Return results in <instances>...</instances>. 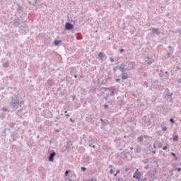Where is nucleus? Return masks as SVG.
I'll use <instances>...</instances> for the list:
<instances>
[{
    "mask_svg": "<svg viewBox=\"0 0 181 181\" xmlns=\"http://www.w3.org/2000/svg\"><path fill=\"white\" fill-rule=\"evenodd\" d=\"M124 52V49H121L120 50H119V52L120 53H122Z\"/></svg>",
    "mask_w": 181,
    "mask_h": 181,
    "instance_id": "36",
    "label": "nucleus"
},
{
    "mask_svg": "<svg viewBox=\"0 0 181 181\" xmlns=\"http://www.w3.org/2000/svg\"><path fill=\"white\" fill-rule=\"evenodd\" d=\"M69 121H70L71 122L74 123V121L73 120V118H71V119H69Z\"/></svg>",
    "mask_w": 181,
    "mask_h": 181,
    "instance_id": "33",
    "label": "nucleus"
},
{
    "mask_svg": "<svg viewBox=\"0 0 181 181\" xmlns=\"http://www.w3.org/2000/svg\"><path fill=\"white\" fill-rule=\"evenodd\" d=\"M162 131H168V127L166 126L162 127Z\"/></svg>",
    "mask_w": 181,
    "mask_h": 181,
    "instance_id": "19",
    "label": "nucleus"
},
{
    "mask_svg": "<svg viewBox=\"0 0 181 181\" xmlns=\"http://www.w3.org/2000/svg\"><path fill=\"white\" fill-rule=\"evenodd\" d=\"M142 121H144V125H147V127L151 125V119L149 118H146V116H144Z\"/></svg>",
    "mask_w": 181,
    "mask_h": 181,
    "instance_id": "5",
    "label": "nucleus"
},
{
    "mask_svg": "<svg viewBox=\"0 0 181 181\" xmlns=\"http://www.w3.org/2000/svg\"><path fill=\"white\" fill-rule=\"evenodd\" d=\"M57 132H59V130H57Z\"/></svg>",
    "mask_w": 181,
    "mask_h": 181,
    "instance_id": "60",
    "label": "nucleus"
},
{
    "mask_svg": "<svg viewBox=\"0 0 181 181\" xmlns=\"http://www.w3.org/2000/svg\"><path fill=\"white\" fill-rule=\"evenodd\" d=\"M116 173L118 175V173H119V170H117Z\"/></svg>",
    "mask_w": 181,
    "mask_h": 181,
    "instance_id": "41",
    "label": "nucleus"
},
{
    "mask_svg": "<svg viewBox=\"0 0 181 181\" xmlns=\"http://www.w3.org/2000/svg\"><path fill=\"white\" fill-rule=\"evenodd\" d=\"M74 77H75V78H77V75H75Z\"/></svg>",
    "mask_w": 181,
    "mask_h": 181,
    "instance_id": "55",
    "label": "nucleus"
},
{
    "mask_svg": "<svg viewBox=\"0 0 181 181\" xmlns=\"http://www.w3.org/2000/svg\"><path fill=\"white\" fill-rule=\"evenodd\" d=\"M143 138H149V136H148V135H144V136H143Z\"/></svg>",
    "mask_w": 181,
    "mask_h": 181,
    "instance_id": "34",
    "label": "nucleus"
},
{
    "mask_svg": "<svg viewBox=\"0 0 181 181\" xmlns=\"http://www.w3.org/2000/svg\"><path fill=\"white\" fill-rule=\"evenodd\" d=\"M122 181H125V180H122Z\"/></svg>",
    "mask_w": 181,
    "mask_h": 181,
    "instance_id": "62",
    "label": "nucleus"
},
{
    "mask_svg": "<svg viewBox=\"0 0 181 181\" xmlns=\"http://www.w3.org/2000/svg\"><path fill=\"white\" fill-rule=\"evenodd\" d=\"M21 8H22V7H19V8H18V11H21Z\"/></svg>",
    "mask_w": 181,
    "mask_h": 181,
    "instance_id": "54",
    "label": "nucleus"
},
{
    "mask_svg": "<svg viewBox=\"0 0 181 181\" xmlns=\"http://www.w3.org/2000/svg\"><path fill=\"white\" fill-rule=\"evenodd\" d=\"M57 113H58V114H60V111H59V110H57Z\"/></svg>",
    "mask_w": 181,
    "mask_h": 181,
    "instance_id": "53",
    "label": "nucleus"
},
{
    "mask_svg": "<svg viewBox=\"0 0 181 181\" xmlns=\"http://www.w3.org/2000/svg\"><path fill=\"white\" fill-rule=\"evenodd\" d=\"M66 117H70V115L67 114L66 115Z\"/></svg>",
    "mask_w": 181,
    "mask_h": 181,
    "instance_id": "49",
    "label": "nucleus"
},
{
    "mask_svg": "<svg viewBox=\"0 0 181 181\" xmlns=\"http://www.w3.org/2000/svg\"><path fill=\"white\" fill-rule=\"evenodd\" d=\"M105 108H108V105H104Z\"/></svg>",
    "mask_w": 181,
    "mask_h": 181,
    "instance_id": "37",
    "label": "nucleus"
},
{
    "mask_svg": "<svg viewBox=\"0 0 181 181\" xmlns=\"http://www.w3.org/2000/svg\"><path fill=\"white\" fill-rule=\"evenodd\" d=\"M60 119L59 117H56L54 119V122H57Z\"/></svg>",
    "mask_w": 181,
    "mask_h": 181,
    "instance_id": "25",
    "label": "nucleus"
},
{
    "mask_svg": "<svg viewBox=\"0 0 181 181\" xmlns=\"http://www.w3.org/2000/svg\"><path fill=\"white\" fill-rule=\"evenodd\" d=\"M109 168H112V165H109Z\"/></svg>",
    "mask_w": 181,
    "mask_h": 181,
    "instance_id": "52",
    "label": "nucleus"
},
{
    "mask_svg": "<svg viewBox=\"0 0 181 181\" xmlns=\"http://www.w3.org/2000/svg\"><path fill=\"white\" fill-rule=\"evenodd\" d=\"M120 80L119 79H116V83H119Z\"/></svg>",
    "mask_w": 181,
    "mask_h": 181,
    "instance_id": "38",
    "label": "nucleus"
},
{
    "mask_svg": "<svg viewBox=\"0 0 181 181\" xmlns=\"http://www.w3.org/2000/svg\"><path fill=\"white\" fill-rule=\"evenodd\" d=\"M165 74H168V71H165Z\"/></svg>",
    "mask_w": 181,
    "mask_h": 181,
    "instance_id": "58",
    "label": "nucleus"
},
{
    "mask_svg": "<svg viewBox=\"0 0 181 181\" xmlns=\"http://www.w3.org/2000/svg\"><path fill=\"white\" fill-rule=\"evenodd\" d=\"M144 77H148V74H146V73L144 74Z\"/></svg>",
    "mask_w": 181,
    "mask_h": 181,
    "instance_id": "32",
    "label": "nucleus"
},
{
    "mask_svg": "<svg viewBox=\"0 0 181 181\" xmlns=\"http://www.w3.org/2000/svg\"><path fill=\"white\" fill-rule=\"evenodd\" d=\"M130 150H131V151L134 150V147H131V148H130Z\"/></svg>",
    "mask_w": 181,
    "mask_h": 181,
    "instance_id": "47",
    "label": "nucleus"
},
{
    "mask_svg": "<svg viewBox=\"0 0 181 181\" xmlns=\"http://www.w3.org/2000/svg\"><path fill=\"white\" fill-rule=\"evenodd\" d=\"M108 124H110V121H108V119H104L102 125L104 127L105 125H108Z\"/></svg>",
    "mask_w": 181,
    "mask_h": 181,
    "instance_id": "14",
    "label": "nucleus"
},
{
    "mask_svg": "<svg viewBox=\"0 0 181 181\" xmlns=\"http://www.w3.org/2000/svg\"><path fill=\"white\" fill-rule=\"evenodd\" d=\"M117 173H115V174L114 175V176H117Z\"/></svg>",
    "mask_w": 181,
    "mask_h": 181,
    "instance_id": "57",
    "label": "nucleus"
},
{
    "mask_svg": "<svg viewBox=\"0 0 181 181\" xmlns=\"http://www.w3.org/2000/svg\"><path fill=\"white\" fill-rule=\"evenodd\" d=\"M141 176V172H139V169L137 168L133 175V179H135L136 180H140Z\"/></svg>",
    "mask_w": 181,
    "mask_h": 181,
    "instance_id": "2",
    "label": "nucleus"
},
{
    "mask_svg": "<svg viewBox=\"0 0 181 181\" xmlns=\"http://www.w3.org/2000/svg\"><path fill=\"white\" fill-rule=\"evenodd\" d=\"M92 148H95V145L92 146Z\"/></svg>",
    "mask_w": 181,
    "mask_h": 181,
    "instance_id": "45",
    "label": "nucleus"
},
{
    "mask_svg": "<svg viewBox=\"0 0 181 181\" xmlns=\"http://www.w3.org/2000/svg\"><path fill=\"white\" fill-rule=\"evenodd\" d=\"M128 77V74H122V80H127Z\"/></svg>",
    "mask_w": 181,
    "mask_h": 181,
    "instance_id": "11",
    "label": "nucleus"
},
{
    "mask_svg": "<svg viewBox=\"0 0 181 181\" xmlns=\"http://www.w3.org/2000/svg\"><path fill=\"white\" fill-rule=\"evenodd\" d=\"M167 57H168V59H169V57H170V52H168V53Z\"/></svg>",
    "mask_w": 181,
    "mask_h": 181,
    "instance_id": "27",
    "label": "nucleus"
},
{
    "mask_svg": "<svg viewBox=\"0 0 181 181\" xmlns=\"http://www.w3.org/2000/svg\"><path fill=\"white\" fill-rule=\"evenodd\" d=\"M144 86H146V88H148V82L145 81V82L144 83Z\"/></svg>",
    "mask_w": 181,
    "mask_h": 181,
    "instance_id": "26",
    "label": "nucleus"
},
{
    "mask_svg": "<svg viewBox=\"0 0 181 181\" xmlns=\"http://www.w3.org/2000/svg\"><path fill=\"white\" fill-rule=\"evenodd\" d=\"M153 148L154 149H156V145L155 144H153Z\"/></svg>",
    "mask_w": 181,
    "mask_h": 181,
    "instance_id": "39",
    "label": "nucleus"
},
{
    "mask_svg": "<svg viewBox=\"0 0 181 181\" xmlns=\"http://www.w3.org/2000/svg\"><path fill=\"white\" fill-rule=\"evenodd\" d=\"M178 83H181V78L178 79Z\"/></svg>",
    "mask_w": 181,
    "mask_h": 181,
    "instance_id": "43",
    "label": "nucleus"
},
{
    "mask_svg": "<svg viewBox=\"0 0 181 181\" xmlns=\"http://www.w3.org/2000/svg\"><path fill=\"white\" fill-rule=\"evenodd\" d=\"M136 151H137V152H139V151H138V148H136Z\"/></svg>",
    "mask_w": 181,
    "mask_h": 181,
    "instance_id": "59",
    "label": "nucleus"
},
{
    "mask_svg": "<svg viewBox=\"0 0 181 181\" xmlns=\"http://www.w3.org/2000/svg\"><path fill=\"white\" fill-rule=\"evenodd\" d=\"M1 90H4V88H0V91H1Z\"/></svg>",
    "mask_w": 181,
    "mask_h": 181,
    "instance_id": "56",
    "label": "nucleus"
},
{
    "mask_svg": "<svg viewBox=\"0 0 181 181\" xmlns=\"http://www.w3.org/2000/svg\"><path fill=\"white\" fill-rule=\"evenodd\" d=\"M11 100L10 105L12 108H19L23 105V100L17 96L11 97Z\"/></svg>",
    "mask_w": 181,
    "mask_h": 181,
    "instance_id": "1",
    "label": "nucleus"
},
{
    "mask_svg": "<svg viewBox=\"0 0 181 181\" xmlns=\"http://www.w3.org/2000/svg\"><path fill=\"white\" fill-rule=\"evenodd\" d=\"M177 172H181V168H178L177 169Z\"/></svg>",
    "mask_w": 181,
    "mask_h": 181,
    "instance_id": "35",
    "label": "nucleus"
},
{
    "mask_svg": "<svg viewBox=\"0 0 181 181\" xmlns=\"http://www.w3.org/2000/svg\"><path fill=\"white\" fill-rule=\"evenodd\" d=\"M62 41L60 40H55L54 41V45H55V46H57V45H59V43H60Z\"/></svg>",
    "mask_w": 181,
    "mask_h": 181,
    "instance_id": "17",
    "label": "nucleus"
},
{
    "mask_svg": "<svg viewBox=\"0 0 181 181\" xmlns=\"http://www.w3.org/2000/svg\"><path fill=\"white\" fill-rule=\"evenodd\" d=\"M81 169L82 172H86V170H87V168H86V167H81Z\"/></svg>",
    "mask_w": 181,
    "mask_h": 181,
    "instance_id": "20",
    "label": "nucleus"
},
{
    "mask_svg": "<svg viewBox=\"0 0 181 181\" xmlns=\"http://www.w3.org/2000/svg\"><path fill=\"white\" fill-rule=\"evenodd\" d=\"M142 141H144V136H140L137 138V142H142Z\"/></svg>",
    "mask_w": 181,
    "mask_h": 181,
    "instance_id": "16",
    "label": "nucleus"
},
{
    "mask_svg": "<svg viewBox=\"0 0 181 181\" xmlns=\"http://www.w3.org/2000/svg\"><path fill=\"white\" fill-rule=\"evenodd\" d=\"M133 97H135V98H136V95H135V94H133Z\"/></svg>",
    "mask_w": 181,
    "mask_h": 181,
    "instance_id": "48",
    "label": "nucleus"
},
{
    "mask_svg": "<svg viewBox=\"0 0 181 181\" xmlns=\"http://www.w3.org/2000/svg\"><path fill=\"white\" fill-rule=\"evenodd\" d=\"M13 26H15V28H18V26H19V20H15L13 22Z\"/></svg>",
    "mask_w": 181,
    "mask_h": 181,
    "instance_id": "13",
    "label": "nucleus"
},
{
    "mask_svg": "<svg viewBox=\"0 0 181 181\" xmlns=\"http://www.w3.org/2000/svg\"><path fill=\"white\" fill-rule=\"evenodd\" d=\"M100 121H101V122H102V124H103V122H104V119H100Z\"/></svg>",
    "mask_w": 181,
    "mask_h": 181,
    "instance_id": "44",
    "label": "nucleus"
},
{
    "mask_svg": "<svg viewBox=\"0 0 181 181\" xmlns=\"http://www.w3.org/2000/svg\"><path fill=\"white\" fill-rule=\"evenodd\" d=\"M152 153L155 154V153H156V151H153Z\"/></svg>",
    "mask_w": 181,
    "mask_h": 181,
    "instance_id": "46",
    "label": "nucleus"
},
{
    "mask_svg": "<svg viewBox=\"0 0 181 181\" xmlns=\"http://www.w3.org/2000/svg\"><path fill=\"white\" fill-rule=\"evenodd\" d=\"M56 156V152L53 151L49 154V156L48 157L49 162H53L54 160V157Z\"/></svg>",
    "mask_w": 181,
    "mask_h": 181,
    "instance_id": "6",
    "label": "nucleus"
},
{
    "mask_svg": "<svg viewBox=\"0 0 181 181\" xmlns=\"http://www.w3.org/2000/svg\"><path fill=\"white\" fill-rule=\"evenodd\" d=\"M171 155L175 158V160H177V157H176V154L175 153H171Z\"/></svg>",
    "mask_w": 181,
    "mask_h": 181,
    "instance_id": "18",
    "label": "nucleus"
},
{
    "mask_svg": "<svg viewBox=\"0 0 181 181\" xmlns=\"http://www.w3.org/2000/svg\"><path fill=\"white\" fill-rule=\"evenodd\" d=\"M98 57L100 59V60H104V57H105V54H104V52H100L98 54Z\"/></svg>",
    "mask_w": 181,
    "mask_h": 181,
    "instance_id": "9",
    "label": "nucleus"
},
{
    "mask_svg": "<svg viewBox=\"0 0 181 181\" xmlns=\"http://www.w3.org/2000/svg\"><path fill=\"white\" fill-rule=\"evenodd\" d=\"M47 84L50 86H54V81L53 79H48Z\"/></svg>",
    "mask_w": 181,
    "mask_h": 181,
    "instance_id": "10",
    "label": "nucleus"
},
{
    "mask_svg": "<svg viewBox=\"0 0 181 181\" xmlns=\"http://www.w3.org/2000/svg\"><path fill=\"white\" fill-rule=\"evenodd\" d=\"M173 141H174V142H177V141H179V136H174Z\"/></svg>",
    "mask_w": 181,
    "mask_h": 181,
    "instance_id": "15",
    "label": "nucleus"
},
{
    "mask_svg": "<svg viewBox=\"0 0 181 181\" xmlns=\"http://www.w3.org/2000/svg\"><path fill=\"white\" fill-rule=\"evenodd\" d=\"M64 114H67V110H65V111H64Z\"/></svg>",
    "mask_w": 181,
    "mask_h": 181,
    "instance_id": "50",
    "label": "nucleus"
},
{
    "mask_svg": "<svg viewBox=\"0 0 181 181\" xmlns=\"http://www.w3.org/2000/svg\"><path fill=\"white\" fill-rule=\"evenodd\" d=\"M170 122H171V124H175V119H173V118H170Z\"/></svg>",
    "mask_w": 181,
    "mask_h": 181,
    "instance_id": "21",
    "label": "nucleus"
},
{
    "mask_svg": "<svg viewBox=\"0 0 181 181\" xmlns=\"http://www.w3.org/2000/svg\"><path fill=\"white\" fill-rule=\"evenodd\" d=\"M110 62H111V63H114V59L113 58H110Z\"/></svg>",
    "mask_w": 181,
    "mask_h": 181,
    "instance_id": "30",
    "label": "nucleus"
},
{
    "mask_svg": "<svg viewBox=\"0 0 181 181\" xmlns=\"http://www.w3.org/2000/svg\"><path fill=\"white\" fill-rule=\"evenodd\" d=\"M115 70H116V69H114V71H115Z\"/></svg>",
    "mask_w": 181,
    "mask_h": 181,
    "instance_id": "61",
    "label": "nucleus"
},
{
    "mask_svg": "<svg viewBox=\"0 0 181 181\" xmlns=\"http://www.w3.org/2000/svg\"><path fill=\"white\" fill-rule=\"evenodd\" d=\"M149 30H151L152 33H156V35H160V32L159 31L158 28H153L149 29Z\"/></svg>",
    "mask_w": 181,
    "mask_h": 181,
    "instance_id": "7",
    "label": "nucleus"
},
{
    "mask_svg": "<svg viewBox=\"0 0 181 181\" xmlns=\"http://www.w3.org/2000/svg\"><path fill=\"white\" fill-rule=\"evenodd\" d=\"M70 173V171H69V170H66V172H65V176H67L68 175H69V173Z\"/></svg>",
    "mask_w": 181,
    "mask_h": 181,
    "instance_id": "24",
    "label": "nucleus"
},
{
    "mask_svg": "<svg viewBox=\"0 0 181 181\" xmlns=\"http://www.w3.org/2000/svg\"><path fill=\"white\" fill-rule=\"evenodd\" d=\"M3 111H8V108H6V107H3Z\"/></svg>",
    "mask_w": 181,
    "mask_h": 181,
    "instance_id": "28",
    "label": "nucleus"
},
{
    "mask_svg": "<svg viewBox=\"0 0 181 181\" xmlns=\"http://www.w3.org/2000/svg\"><path fill=\"white\" fill-rule=\"evenodd\" d=\"M89 146H93V144H89V145H88Z\"/></svg>",
    "mask_w": 181,
    "mask_h": 181,
    "instance_id": "51",
    "label": "nucleus"
},
{
    "mask_svg": "<svg viewBox=\"0 0 181 181\" xmlns=\"http://www.w3.org/2000/svg\"><path fill=\"white\" fill-rule=\"evenodd\" d=\"M141 181H148V179L146 177H145L143 180H141Z\"/></svg>",
    "mask_w": 181,
    "mask_h": 181,
    "instance_id": "31",
    "label": "nucleus"
},
{
    "mask_svg": "<svg viewBox=\"0 0 181 181\" xmlns=\"http://www.w3.org/2000/svg\"><path fill=\"white\" fill-rule=\"evenodd\" d=\"M168 149V145L163 147V151H166Z\"/></svg>",
    "mask_w": 181,
    "mask_h": 181,
    "instance_id": "23",
    "label": "nucleus"
},
{
    "mask_svg": "<svg viewBox=\"0 0 181 181\" xmlns=\"http://www.w3.org/2000/svg\"><path fill=\"white\" fill-rule=\"evenodd\" d=\"M114 173V170L111 169L110 170V174L112 175Z\"/></svg>",
    "mask_w": 181,
    "mask_h": 181,
    "instance_id": "29",
    "label": "nucleus"
},
{
    "mask_svg": "<svg viewBox=\"0 0 181 181\" xmlns=\"http://www.w3.org/2000/svg\"><path fill=\"white\" fill-rule=\"evenodd\" d=\"M146 63H147V64H148V66H151V64H152V63H153V59H152V58H150L149 57H147Z\"/></svg>",
    "mask_w": 181,
    "mask_h": 181,
    "instance_id": "8",
    "label": "nucleus"
},
{
    "mask_svg": "<svg viewBox=\"0 0 181 181\" xmlns=\"http://www.w3.org/2000/svg\"><path fill=\"white\" fill-rule=\"evenodd\" d=\"M30 4L33 1H36V0H28Z\"/></svg>",
    "mask_w": 181,
    "mask_h": 181,
    "instance_id": "42",
    "label": "nucleus"
},
{
    "mask_svg": "<svg viewBox=\"0 0 181 181\" xmlns=\"http://www.w3.org/2000/svg\"><path fill=\"white\" fill-rule=\"evenodd\" d=\"M129 170V168H125V172H128Z\"/></svg>",
    "mask_w": 181,
    "mask_h": 181,
    "instance_id": "40",
    "label": "nucleus"
},
{
    "mask_svg": "<svg viewBox=\"0 0 181 181\" xmlns=\"http://www.w3.org/2000/svg\"><path fill=\"white\" fill-rule=\"evenodd\" d=\"M109 90L110 91L111 97H114L115 95V93H114V88L113 87L110 88Z\"/></svg>",
    "mask_w": 181,
    "mask_h": 181,
    "instance_id": "12",
    "label": "nucleus"
},
{
    "mask_svg": "<svg viewBox=\"0 0 181 181\" xmlns=\"http://www.w3.org/2000/svg\"><path fill=\"white\" fill-rule=\"evenodd\" d=\"M71 29H74V25L70 23H66L65 24V30H71Z\"/></svg>",
    "mask_w": 181,
    "mask_h": 181,
    "instance_id": "4",
    "label": "nucleus"
},
{
    "mask_svg": "<svg viewBox=\"0 0 181 181\" xmlns=\"http://www.w3.org/2000/svg\"><path fill=\"white\" fill-rule=\"evenodd\" d=\"M144 169H146V170H148V169H149V165H145Z\"/></svg>",
    "mask_w": 181,
    "mask_h": 181,
    "instance_id": "22",
    "label": "nucleus"
},
{
    "mask_svg": "<svg viewBox=\"0 0 181 181\" xmlns=\"http://www.w3.org/2000/svg\"><path fill=\"white\" fill-rule=\"evenodd\" d=\"M119 70L122 71V74H126L125 72L129 71V69L128 68H125V65L121 64L120 66H117Z\"/></svg>",
    "mask_w": 181,
    "mask_h": 181,
    "instance_id": "3",
    "label": "nucleus"
}]
</instances>
